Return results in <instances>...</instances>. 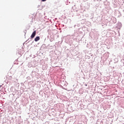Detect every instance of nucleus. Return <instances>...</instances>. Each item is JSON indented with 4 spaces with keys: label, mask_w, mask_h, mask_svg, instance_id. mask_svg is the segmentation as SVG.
Instances as JSON below:
<instances>
[{
    "label": "nucleus",
    "mask_w": 124,
    "mask_h": 124,
    "mask_svg": "<svg viewBox=\"0 0 124 124\" xmlns=\"http://www.w3.org/2000/svg\"><path fill=\"white\" fill-rule=\"evenodd\" d=\"M36 34V31H34L31 36V38H34Z\"/></svg>",
    "instance_id": "obj_1"
},
{
    "label": "nucleus",
    "mask_w": 124,
    "mask_h": 124,
    "mask_svg": "<svg viewBox=\"0 0 124 124\" xmlns=\"http://www.w3.org/2000/svg\"><path fill=\"white\" fill-rule=\"evenodd\" d=\"M40 40V37L39 36H37L34 39V41H35V42H37V41H38V40Z\"/></svg>",
    "instance_id": "obj_2"
},
{
    "label": "nucleus",
    "mask_w": 124,
    "mask_h": 124,
    "mask_svg": "<svg viewBox=\"0 0 124 124\" xmlns=\"http://www.w3.org/2000/svg\"><path fill=\"white\" fill-rule=\"evenodd\" d=\"M41 1H46V0H41Z\"/></svg>",
    "instance_id": "obj_3"
}]
</instances>
